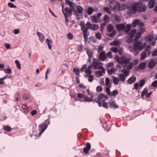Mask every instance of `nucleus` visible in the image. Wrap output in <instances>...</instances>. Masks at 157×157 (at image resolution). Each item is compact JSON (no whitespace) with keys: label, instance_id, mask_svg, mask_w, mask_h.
I'll list each match as a JSON object with an SVG mask.
<instances>
[{"label":"nucleus","instance_id":"obj_1","mask_svg":"<svg viewBox=\"0 0 157 157\" xmlns=\"http://www.w3.org/2000/svg\"><path fill=\"white\" fill-rule=\"evenodd\" d=\"M146 9L145 6H143L140 2L133 3L128 8L127 13L128 14H135L136 11L142 12L145 11Z\"/></svg>","mask_w":157,"mask_h":157},{"label":"nucleus","instance_id":"obj_2","mask_svg":"<svg viewBox=\"0 0 157 157\" xmlns=\"http://www.w3.org/2000/svg\"><path fill=\"white\" fill-rule=\"evenodd\" d=\"M115 59L118 63L117 67L119 68L121 67L123 65H125L129 63L130 61V58L127 57L125 55L122 56L120 57L117 55L115 56Z\"/></svg>","mask_w":157,"mask_h":157},{"label":"nucleus","instance_id":"obj_3","mask_svg":"<svg viewBox=\"0 0 157 157\" xmlns=\"http://www.w3.org/2000/svg\"><path fill=\"white\" fill-rule=\"evenodd\" d=\"M50 124L49 121L48 120H45L43 123L41 124L39 126L38 130L39 131L38 135L34 134L36 136H40L43 132L47 128L48 125Z\"/></svg>","mask_w":157,"mask_h":157},{"label":"nucleus","instance_id":"obj_4","mask_svg":"<svg viewBox=\"0 0 157 157\" xmlns=\"http://www.w3.org/2000/svg\"><path fill=\"white\" fill-rule=\"evenodd\" d=\"M116 27L118 30H123L126 33H128L131 29L132 25L128 24L125 26L124 24H119L116 25Z\"/></svg>","mask_w":157,"mask_h":157},{"label":"nucleus","instance_id":"obj_5","mask_svg":"<svg viewBox=\"0 0 157 157\" xmlns=\"http://www.w3.org/2000/svg\"><path fill=\"white\" fill-rule=\"evenodd\" d=\"M146 44L144 43L143 44H142L140 42H136L134 44V51L136 52H139L142 50L144 47L146 46Z\"/></svg>","mask_w":157,"mask_h":157},{"label":"nucleus","instance_id":"obj_6","mask_svg":"<svg viewBox=\"0 0 157 157\" xmlns=\"http://www.w3.org/2000/svg\"><path fill=\"white\" fill-rule=\"evenodd\" d=\"M107 29L109 32H112L111 33L108 34V36L110 37H113L115 36L116 35V31L114 29L113 27L111 25H108L107 26Z\"/></svg>","mask_w":157,"mask_h":157},{"label":"nucleus","instance_id":"obj_7","mask_svg":"<svg viewBox=\"0 0 157 157\" xmlns=\"http://www.w3.org/2000/svg\"><path fill=\"white\" fill-rule=\"evenodd\" d=\"M147 47L148 49L146 48L145 50L142 52L140 54V59L141 60H143L145 59L147 55L149 56L151 54V52L150 50V48L149 46L147 45Z\"/></svg>","mask_w":157,"mask_h":157},{"label":"nucleus","instance_id":"obj_8","mask_svg":"<svg viewBox=\"0 0 157 157\" xmlns=\"http://www.w3.org/2000/svg\"><path fill=\"white\" fill-rule=\"evenodd\" d=\"M155 39L157 40V36H155V38L152 36H149L147 38V42L150 45H154L156 43Z\"/></svg>","mask_w":157,"mask_h":157},{"label":"nucleus","instance_id":"obj_9","mask_svg":"<svg viewBox=\"0 0 157 157\" xmlns=\"http://www.w3.org/2000/svg\"><path fill=\"white\" fill-rule=\"evenodd\" d=\"M122 73H121L119 75V78L121 82H124L125 81L126 78L129 75V72L128 71H122Z\"/></svg>","mask_w":157,"mask_h":157},{"label":"nucleus","instance_id":"obj_10","mask_svg":"<svg viewBox=\"0 0 157 157\" xmlns=\"http://www.w3.org/2000/svg\"><path fill=\"white\" fill-rule=\"evenodd\" d=\"M108 98L109 97L107 95H105L102 93H100L98 95L97 98H95L94 100L104 101Z\"/></svg>","mask_w":157,"mask_h":157},{"label":"nucleus","instance_id":"obj_11","mask_svg":"<svg viewBox=\"0 0 157 157\" xmlns=\"http://www.w3.org/2000/svg\"><path fill=\"white\" fill-rule=\"evenodd\" d=\"M91 25L92 24H90L89 21H87L86 24V27L84 22L82 21L79 25L81 27V28L85 29H86V30H88V29H90Z\"/></svg>","mask_w":157,"mask_h":157},{"label":"nucleus","instance_id":"obj_12","mask_svg":"<svg viewBox=\"0 0 157 157\" xmlns=\"http://www.w3.org/2000/svg\"><path fill=\"white\" fill-rule=\"evenodd\" d=\"M137 25L140 26H143L144 24L143 22L140 21L138 19H135L132 22V26L133 27H135Z\"/></svg>","mask_w":157,"mask_h":157},{"label":"nucleus","instance_id":"obj_13","mask_svg":"<svg viewBox=\"0 0 157 157\" xmlns=\"http://www.w3.org/2000/svg\"><path fill=\"white\" fill-rule=\"evenodd\" d=\"M99 59L102 61L105 60L107 58L106 55L104 51L101 52L99 54L98 56Z\"/></svg>","mask_w":157,"mask_h":157},{"label":"nucleus","instance_id":"obj_14","mask_svg":"<svg viewBox=\"0 0 157 157\" xmlns=\"http://www.w3.org/2000/svg\"><path fill=\"white\" fill-rule=\"evenodd\" d=\"M108 103L111 108H117L118 107V105L115 103V101L112 99L109 100Z\"/></svg>","mask_w":157,"mask_h":157},{"label":"nucleus","instance_id":"obj_15","mask_svg":"<svg viewBox=\"0 0 157 157\" xmlns=\"http://www.w3.org/2000/svg\"><path fill=\"white\" fill-rule=\"evenodd\" d=\"M156 64L155 61L154 59H151L148 62V67L150 69L153 68Z\"/></svg>","mask_w":157,"mask_h":157},{"label":"nucleus","instance_id":"obj_16","mask_svg":"<svg viewBox=\"0 0 157 157\" xmlns=\"http://www.w3.org/2000/svg\"><path fill=\"white\" fill-rule=\"evenodd\" d=\"M92 64L94 70L98 69V66L99 64L98 60L96 59H94Z\"/></svg>","mask_w":157,"mask_h":157},{"label":"nucleus","instance_id":"obj_17","mask_svg":"<svg viewBox=\"0 0 157 157\" xmlns=\"http://www.w3.org/2000/svg\"><path fill=\"white\" fill-rule=\"evenodd\" d=\"M126 64V65H124V71H126V69L128 70H130L132 68L133 66V63H129Z\"/></svg>","mask_w":157,"mask_h":157},{"label":"nucleus","instance_id":"obj_18","mask_svg":"<svg viewBox=\"0 0 157 157\" xmlns=\"http://www.w3.org/2000/svg\"><path fill=\"white\" fill-rule=\"evenodd\" d=\"M81 30L82 31L83 34L84 38L85 41H86L88 39V36L89 35V33L88 32V30L85 29L81 28Z\"/></svg>","mask_w":157,"mask_h":157},{"label":"nucleus","instance_id":"obj_19","mask_svg":"<svg viewBox=\"0 0 157 157\" xmlns=\"http://www.w3.org/2000/svg\"><path fill=\"white\" fill-rule=\"evenodd\" d=\"M90 144L89 143H87L86 147H84V152L86 154H87L88 153L90 149Z\"/></svg>","mask_w":157,"mask_h":157},{"label":"nucleus","instance_id":"obj_20","mask_svg":"<svg viewBox=\"0 0 157 157\" xmlns=\"http://www.w3.org/2000/svg\"><path fill=\"white\" fill-rule=\"evenodd\" d=\"M76 5L74 3H73L70 6V7L71 8V11H73L75 13V14L76 15L78 16V14L77 13V12L75 10L76 8Z\"/></svg>","mask_w":157,"mask_h":157},{"label":"nucleus","instance_id":"obj_21","mask_svg":"<svg viewBox=\"0 0 157 157\" xmlns=\"http://www.w3.org/2000/svg\"><path fill=\"white\" fill-rule=\"evenodd\" d=\"M88 94L89 95H90L91 97L90 98H88L87 96H85V97L84 98H85V99L84 100L85 101H91L93 100H92V99L93 98V97H94V95H91L90 94L89 90H88L87 91Z\"/></svg>","mask_w":157,"mask_h":157},{"label":"nucleus","instance_id":"obj_22","mask_svg":"<svg viewBox=\"0 0 157 157\" xmlns=\"http://www.w3.org/2000/svg\"><path fill=\"white\" fill-rule=\"evenodd\" d=\"M136 80V77L133 76L127 80V82L129 84H131L134 83Z\"/></svg>","mask_w":157,"mask_h":157},{"label":"nucleus","instance_id":"obj_23","mask_svg":"<svg viewBox=\"0 0 157 157\" xmlns=\"http://www.w3.org/2000/svg\"><path fill=\"white\" fill-rule=\"evenodd\" d=\"M112 17L113 19L116 22H118L121 21V17L117 15H114Z\"/></svg>","mask_w":157,"mask_h":157},{"label":"nucleus","instance_id":"obj_24","mask_svg":"<svg viewBox=\"0 0 157 157\" xmlns=\"http://www.w3.org/2000/svg\"><path fill=\"white\" fill-rule=\"evenodd\" d=\"M112 78H113V81L115 85H117L118 84L120 81L119 78L118 77H116L114 76H112Z\"/></svg>","mask_w":157,"mask_h":157},{"label":"nucleus","instance_id":"obj_25","mask_svg":"<svg viewBox=\"0 0 157 157\" xmlns=\"http://www.w3.org/2000/svg\"><path fill=\"white\" fill-rule=\"evenodd\" d=\"M156 0H150L148 2V7L150 9L153 8L155 4V1Z\"/></svg>","mask_w":157,"mask_h":157},{"label":"nucleus","instance_id":"obj_26","mask_svg":"<svg viewBox=\"0 0 157 157\" xmlns=\"http://www.w3.org/2000/svg\"><path fill=\"white\" fill-rule=\"evenodd\" d=\"M120 44V41L119 40H114L112 41L110 45L113 46H118Z\"/></svg>","mask_w":157,"mask_h":157},{"label":"nucleus","instance_id":"obj_27","mask_svg":"<svg viewBox=\"0 0 157 157\" xmlns=\"http://www.w3.org/2000/svg\"><path fill=\"white\" fill-rule=\"evenodd\" d=\"M37 35L39 37V40L40 41L42 42H43L44 40V35L42 33L39 32L37 33Z\"/></svg>","mask_w":157,"mask_h":157},{"label":"nucleus","instance_id":"obj_28","mask_svg":"<svg viewBox=\"0 0 157 157\" xmlns=\"http://www.w3.org/2000/svg\"><path fill=\"white\" fill-rule=\"evenodd\" d=\"M94 11V10L93 8L91 6H89L87 10V13L88 15H90L93 13Z\"/></svg>","mask_w":157,"mask_h":157},{"label":"nucleus","instance_id":"obj_29","mask_svg":"<svg viewBox=\"0 0 157 157\" xmlns=\"http://www.w3.org/2000/svg\"><path fill=\"white\" fill-rule=\"evenodd\" d=\"M64 13H67V15L69 14V16H71L72 14V11L71 9L68 7H65L64 10Z\"/></svg>","mask_w":157,"mask_h":157},{"label":"nucleus","instance_id":"obj_30","mask_svg":"<svg viewBox=\"0 0 157 157\" xmlns=\"http://www.w3.org/2000/svg\"><path fill=\"white\" fill-rule=\"evenodd\" d=\"M99 28L98 25L95 24H92L90 28L91 30L93 31L97 30Z\"/></svg>","mask_w":157,"mask_h":157},{"label":"nucleus","instance_id":"obj_31","mask_svg":"<svg viewBox=\"0 0 157 157\" xmlns=\"http://www.w3.org/2000/svg\"><path fill=\"white\" fill-rule=\"evenodd\" d=\"M90 19L91 21L94 23L98 22L96 17L95 15L91 16L90 17Z\"/></svg>","mask_w":157,"mask_h":157},{"label":"nucleus","instance_id":"obj_32","mask_svg":"<svg viewBox=\"0 0 157 157\" xmlns=\"http://www.w3.org/2000/svg\"><path fill=\"white\" fill-rule=\"evenodd\" d=\"M46 42L47 43V45L48 47L50 49H51L52 47L51 45H52V40L48 39H47L46 40Z\"/></svg>","mask_w":157,"mask_h":157},{"label":"nucleus","instance_id":"obj_33","mask_svg":"<svg viewBox=\"0 0 157 157\" xmlns=\"http://www.w3.org/2000/svg\"><path fill=\"white\" fill-rule=\"evenodd\" d=\"M118 91L117 90H114L112 92H110V94L109 96H115L118 94Z\"/></svg>","mask_w":157,"mask_h":157},{"label":"nucleus","instance_id":"obj_34","mask_svg":"<svg viewBox=\"0 0 157 157\" xmlns=\"http://www.w3.org/2000/svg\"><path fill=\"white\" fill-rule=\"evenodd\" d=\"M76 8L77 12L79 14H81L83 10V8L79 5L77 6Z\"/></svg>","mask_w":157,"mask_h":157},{"label":"nucleus","instance_id":"obj_35","mask_svg":"<svg viewBox=\"0 0 157 157\" xmlns=\"http://www.w3.org/2000/svg\"><path fill=\"white\" fill-rule=\"evenodd\" d=\"M146 65V63L142 62L139 64L138 66V67L141 70H142L144 69L145 68Z\"/></svg>","mask_w":157,"mask_h":157},{"label":"nucleus","instance_id":"obj_36","mask_svg":"<svg viewBox=\"0 0 157 157\" xmlns=\"http://www.w3.org/2000/svg\"><path fill=\"white\" fill-rule=\"evenodd\" d=\"M116 71V70L114 68H112L110 69L107 70V72L110 75L114 74Z\"/></svg>","mask_w":157,"mask_h":157},{"label":"nucleus","instance_id":"obj_37","mask_svg":"<svg viewBox=\"0 0 157 157\" xmlns=\"http://www.w3.org/2000/svg\"><path fill=\"white\" fill-rule=\"evenodd\" d=\"M22 108L25 113H27L29 112L28 107L26 105L23 104L22 106Z\"/></svg>","mask_w":157,"mask_h":157},{"label":"nucleus","instance_id":"obj_38","mask_svg":"<svg viewBox=\"0 0 157 157\" xmlns=\"http://www.w3.org/2000/svg\"><path fill=\"white\" fill-rule=\"evenodd\" d=\"M136 30L135 29L131 31L129 34V36L131 37H133L134 36L135 34L136 33Z\"/></svg>","mask_w":157,"mask_h":157},{"label":"nucleus","instance_id":"obj_39","mask_svg":"<svg viewBox=\"0 0 157 157\" xmlns=\"http://www.w3.org/2000/svg\"><path fill=\"white\" fill-rule=\"evenodd\" d=\"M109 18L107 14H105L103 18V20L105 22H109Z\"/></svg>","mask_w":157,"mask_h":157},{"label":"nucleus","instance_id":"obj_40","mask_svg":"<svg viewBox=\"0 0 157 157\" xmlns=\"http://www.w3.org/2000/svg\"><path fill=\"white\" fill-rule=\"evenodd\" d=\"M86 52L88 57H92L93 53L90 49H87L86 50Z\"/></svg>","mask_w":157,"mask_h":157},{"label":"nucleus","instance_id":"obj_41","mask_svg":"<svg viewBox=\"0 0 157 157\" xmlns=\"http://www.w3.org/2000/svg\"><path fill=\"white\" fill-rule=\"evenodd\" d=\"M101 34L100 33L98 32L95 34V37L98 39L100 40L101 39Z\"/></svg>","mask_w":157,"mask_h":157},{"label":"nucleus","instance_id":"obj_42","mask_svg":"<svg viewBox=\"0 0 157 157\" xmlns=\"http://www.w3.org/2000/svg\"><path fill=\"white\" fill-rule=\"evenodd\" d=\"M85 72L86 74H87V75H84V77L86 78L87 77V76L90 75H91V71L89 69H86L85 71Z\"/></svg>","mask_w":157,"mask_h":157},{"label":"nucleus","instance_id":"obj_43","mask_svg":"<svg viewBox=\"0 0 157 157\" xmlns=\"http://www.w3.org/2000/svg\"><path fill=\"white\" fill-rule=\"evenodd\" d=\"M4 129L6 130L7 132H10L12 130L11 128L9 126H5L3 127Z\"/></svg>","mask_w":157,"mask_h":157},{"label":"nucleus","instance_id":"obj_44","mask_svg":"<svg viewBox=\"0 0 157 157\" xmlns=\"http://www.w3.org/2000/svg\"><path fill=\"white\" fill-rule=\"evenodd\" d=\"M147 91L148 90L147 88H145L144 89V90L142 92L141 94V97L142 98H143L144 96L145 95H146Z\"/></svg>","mask_w":157,"mask_h":157},{"label":"nucleus","instance_id":"obj_45","mask_svg":"<svg viewBox=\"0 0 157 157\" xmlns=\"http://www.w3.org/2000/svg\"><path fill=\"white\" fill-rule=\"evenodd\" d=\"M104 10L109 14H110L111 11L110 9L108 7H105L103 8Z\"/></svg>","mask_w":157,"mask_h":157},{"label":"nucleus","instance_id":"obj_46","mask_svg":"<svg viewBox=\"0 0 157 157\" xmlns=\"http://www.w3.org/2000/svg\"><path fill=\"white\" fill-rule=\"evenodd\" d=\"M111 51L116 53L118 52V48L116 47H112L110 48Z\"/></svg>","mask_w":157,"mask_h":157},{"label":"nucleus","instance_id":"obj_47","mask_svg":"<svg viewBox=\"0 0 157 157\" xmlns=\"http://www.w3.org/2000/svg\"><path fill=\"white\" fill-rule=\"evenodd\" d=\"M111 87V86H108L107 87H106L105 88V91L106 92V93L109 96L111 92L110 90V89Z\"/></svg>","mask_w":157,"mask_h":157},{"label":"nucleus","instance_id":"obj_48","mask_svg":"<svg viewBox=\"0 0 157 157\" xmlns=\"http://www.w3.org/2000/svg\"><path fill=\"white\" fill-rule=\"evenodd\" d=\"M73 37L72 34L69 33L67 35V38L69 40H72Z\"/></svg>","mask_w":157,"mask_h":157},{"label":"nucleus","instance_id":"obj_49","mask_svg":"<svg viewBox=\"0 0 157 157\" xmlns=\"http://www.w3.org/2000/svg\"><path fill=\"white\" fill-rule=\"evenodd\" d=\"M110 81L109 79L108 78L106 77L105 79V82L106 85L109 86H111L110 85Z\"/></svg>","mask_w":157,"mask_h":157},{"label":"nucleus","instance_id":"obj_50","mask_svg":"<svg viewBox=\"0 0 157 157\" xmlns=\"http://www.w3.org/2000/svg\"><path fill=\"white\" fill-rule=\"evenodd\" d=\"M141 34V33L140 32H138L137 33H136L135 38V40H138L140 37Z\"/></svg>","mask_w":157,"mask_h":157},{"label":"nucleus","instance_id":"obj_51","mask_svg":"<svg viewBox=\"0 0 157 157\" xmlns=\"http://www.w3.org/2000/svg\"><path fill=\"white\" fill-rule=\"evenodd\" d=\"M88 77V81L89 82H92L94 79L93 76L91 75L87 76Z\"/></svg>","mask_w":157,"mask_h":157},{"label":"nucleus","instance_id":"obj_52","mask_svg":"<svg viewBox=\"0 0 157 157\" xmlns=\"http://www.w3.org/2000/svg\"><path fill=\"white\" fill-rule=\"evenodd\" d=\"M15 63L16 64L17 67L19 69H21V64L17 60L15 61Z\"/></svg>","mask_w":157,"mask_h":157},{"label":"nucleus","instance_id":"obj_53","mask_svg":"<svg viewBox=\"0 0 157 157\" xmlns=\"http://www.w3.org/2000/svg\"><path fill=\"white\" fill-rule=\"evenodd\" d=\"M14 98L16 99V101H18L20 99V94L19 93H17L15 94Z\"/></svg>","mask_w":157,"mask_h":157},{"label":"nucleus","instance_id":"obj_54","mask_svg":"<svg viewBox=\"0 0 157 157\" xmlns=\"http://www.w3.org/2000/svg\"><path fill=\"white\" fill-rule=\"evenodd\" d=\"M63 13L64 14L65 17V23L67 25L68 24V21L67 19V13H65L64 12H63Z\"/></svg>","mask_w":157,"mask_h":157},{"label":"nucleus","instance_id":"obj_55","mask_svg":"<svg viewBox=\"0 0 157 157\" xmlns=\"http://www.w3.org/2000/svg\"><path fill=\"white\" fill-rule=\"evenodd\" d=\"M145 83L144 79H143L140 81L139 82V86L140 87H142Z\"/></svg>","mask_w":157,"mask_h":157},{"label":"nucleus","instance_id":"obj_56","mask_svg":"<svg viewBox=\"0 0 157 157\" xmlns=\"http://www.w3.org/2000/svg\"><path fill=\"white\" fill-rule=\"evenodd\" d=\"M96 75L98 77H101L102 75V72L101 71H95Z\"/></svg>","mask_w":157,"mask_h":157},{"label":"nucleus","instance_id":"obj_57","mask_svg":"<svg viewBox=\"0 0 157 157\" xmlns=\"http://www.w3.org/2000/svg\"><path fill=\"white\" fill-rule=\"evenodd\" d=\"M106 56L109 58H112L113 57L111 51H109L106 54Z\"/></svg>","mask_w":157,"mask_h":157},{"label":"nucleus","instance_id":"obj_58","mask_svg":"<svg viewBox=\"0 0 157 157\" xmlns=\"http://www.w3.org/2000/svg\"><path fill=\"white\" fill-rule=\"evenodd\" d=\"M4 71L7 74H10L11 71V70L10 68H7V69H5Z\"/></svg>","mask_w":157,"mask_h":157},{"label":"nucleus","instance_id":"obj_59","mask_svg":"<svg viewBox=\"0 0 157 157\" xmlns=\"http://www.w3.org/2000/svg\"><path fill=\"white\" fill-rule=\"evenodd\" d=\"M8 5L9 7L11 8H16L17 7L16 6L14 5L13 3L11 2H9L8 3Z\"/></svg>","mask_w":157,"mask_h":157},{"label":"nucleus","instance_id":"obj_60","mask_svg":"<svg viewBox=\"0 0 157 157\" xmlns=\"http://www.w3.org/2000/svg\"><path fill=\"white\" fill-rule=\"evenodd\" d=\"M73 71L77 75H79V70L78 68H74L73 69Z\"/></svg>","mask_w":157,"mask_h":157},{"label":"nucleus","instance_id":"obj_61","mask_svg":"<svg viewBox=\"0 0 157 157\" xmlns=\"http://www.w3.org/2000/svg\"><path fill=\"white\" fill-rule=\"evenodd\" d=\"M77 94V97L80 98H84L85 97V95L81 93H78Z\"/></svg>","mask_w":157,"mask_h":157},{"label":"nucleus","instance_id":"obj_62","mask_svg":"<svg viewBox=\"0 0 157 157\" xmlns=\"http://www.w3.org/2000/svg\"><path fill=\"white\" fill-rule=\"evenodd\" d=\"M98 69L101 70L103 73L105 72V70L103 67L101 66H98Z\"/></svg>","mask_w":157,"mask_h":157},{"label":"nucleus","instance_id":"obj_63","mask_svg":"<svg viewBox=\"0 0 157 157\" xmlns=\"http://www.w3.org/2000/svg\"><path fill=\"white\" fill-rule=\"evenodd\" d=\"M151 86L153 87H155L157 86V80H155L152 82Z\"/></svg>","mask_w":157,"mask_h":157},{"label":"nucleus","instance_id":"obj_64","mask_svg":"<svg viewBox=\"0 0 157 157\" xmlns=\"http://www.w3.org/2000/svg\"><path fill=\"white\" fill-rule=\"evenodd\" d=\"M152 55L153 56H155L157 55V49H155L153 51Z\"/></svg>","mask_w":157,"mask_h":157}]
</instances>
